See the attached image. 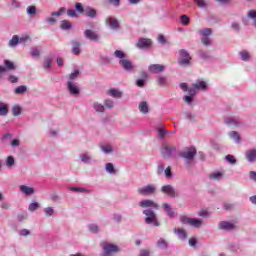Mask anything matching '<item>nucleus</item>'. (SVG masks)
<instances>
[{
    "instance_id": "nucleus-4",
    "label": "nucleus",
    "mask_w": 256,
    "mask_h": 256,
    "mask_svg": "<svg viewBox=\"0 0 256 256\" xmlns=\"http://www.w3.org/2000/svg\"><path fill=\"white\" fill-rule=\"evenodd\" d=\"M199 91H207V82L198 80L196 83L192 84L191 88L188 89L189 95H197Z\"/></svg>"
},
{
    "instance_id": "nucleus-15",
    "label": "nucleus",
    "mask_w": 256,
    "mask_h": 256,
    "mask_svg": "<svg viewBox=\"0 0 256 256\" xmlns=\"http://www.w3.org/2000/svg\"><path fill=\"white\" fill-rule=\"evenodd\" d=\"M27 39H29L28 36L22 37V38L19 39V36L14 35V36L12 37V39L8 42V45H9L10 47H17V45H19V42H20V43H25V41H27Z\"/></svg>"
},
{
    "instance_id": "nucleus-37",
    "label": "nucleus",
    "mask_w": 256,
    "mask_h": 256,
    "mask_svg": "<svg viewBox=\"0 0 256 256\" xmlns=\"http://www.w3.org/2000/svg\"><path fill=\"white\" fill-rule=\"evenodd\" d=\"M80 160L82 161V163L89 164L91 163L92 158L89 154L83 153V154H80Z\"/></svg>"
},
{
    "instance_id": "nucleus-21",
    "label": "nucleus",
    "mask_w": 256,
    "mask_h": 256,
    "mask_svg": "<svg viewBox=\"0 0 256 256\" xmlns=\"http://www.w3.org/2000/svg\"><path fill=\"white\" fill-rule=\"evenodd\" d=\"M84 15L90 17V19H95L97 17V10L91 8V6L85 7Z\"/></svg>"
},
{
    "instance_id": "nucleus-39",
    "label": "nucleus",
    "mask_w": 256,
    "mask_h": 256,
    "mask_svg": "<svg viewBox=\"0 0 256 256\" xmlns=\"http://www.w3.org/2000/svg\"><path fill=\"white\" fill-rule=\"evenodd\" d=\"M105 169L107 173H109L110 175H113L116 173L115 166L113 165V163H106Z\"/></svg>"
},
{
    "instance_id": "nucleus-35",
    "label": "nucleus",
    "mask_w": 256,
    "mask_h": 256,
    "mask_svg": "<svg viewBox=\"0 0 256 256\" xmlns=\"http://www.w3.org/2000/svg\"><path fill=\"white\" fill-rule=\"evenodd\" d=\"M230 139H233L235 143H241V137L239 136V132L237 131H231L229 132Z\"/></svg>"
},
{
    "instance_id": "nucleus-40",
    "label": "nucleus",
    "mask_w": 256,
    "mask_h": 256,
    "mask_svg": "<svg viewBox=\"0 0 256 256\" xmlns=\"http://www.w3.org/2000/svg\"><path fill=\"white\" fill-rule=\"evenodd\" d=\"M15 166V158L13 156H8L6 158V167L11 169V167Z\"/></svg>"
},
{
    "instance_id": "nucleus-24",
    "label": "nucleus",
    "mask_w": 256,
    "mask_h": 256,
    "mask_svg": "<svg viewBox=\"0 0 256 256\" xmlns=\"http://www.w3.org/2000/svg\"><path fill=\"white\" fill-rule=\"evenodd\" d=\"M162 209H164V211L166 212L167 216L170 217V219H173V217H175V211L173 210L170 204L164 203L162 205Z\"/></svg>"
},
{
    "instance_id": "nucleus-55",
    "label": "nucleus",
    "mask_w": 256,
    "mask_h": 256,
    "mask_svg": "<svg viewBox=\"0 0 256 256\" xmlns=\"http://www.w3.org/2000/svg\"><path fill=\"white\" fill-rule=\"evenodd\" d=\"M70 191H74L75 193H86L87 189L81 187H71Z\"/></svg>"
},
{
    "instance_id": "nucleus-64",
    "label": "nucleus",
    "mask_w": 256,
    "mask_h": 256,
    "mask_svg": "<svg viewBox=\"0 0 256 256\" xmlns=\"http://www.w3.org/2000/svg\"><path fill=\"white\" fill-rule=\"evenodd\" d=\"M11 147L15 148V147H19V145H21V141H19V139H13L10 142Z\"/></svg>"
},
{
    "instance_id": "nucleus-9",
    "label": "nucleus",
    "mask_w": 256,
    "mask_h": 256,
    "mask_svg": "<svg viewBox=\"0 0 256 256\" xmlns=\"http://www.w3.org/2000/svg\"><path fill=\"white\" fill-rule=\"evenodd\" d=\"M176 151L177 148L175 146L165 144L161 149L162 157H164V159H171V157H173V153Z\"/></svg>"
},
{
    "instance_id": "nucleus-47",
    "label": "nucleus",
    "mask_w": 256,
    "mask_h": 256,
    "mask_svg": "<svg viewBox=\"0 0 256 256\" xmlns=\"http://www.w3.org/2000/svg\"><path fill=\"white\" fill-rule=\"evenodd\" d=\"M61 29H63L64 31H67V29H71L72 25L71 22L67 21V20H63L61 22Z\"/></svg>"
},
{
    "instance_id": "nucleus-36",
    "label": "nucleus",
    "mask_w": 256,
    "mask_h": 256,
    "mask_svg": "<svg viewBox=\"0 0 256 256\" xmlns=\"http://www.w3.org/2000/svg\"><path fill=\"white\" fill-rule=\"evenodd\" d=\"M239 56L241 61H249V59H251V54H249L247 50H242L241 52H239Z\"/></svg>"
},
{
    "instance_id": "nucleus-30",
    "label": "nucleus",
    "mask_w": 256,
    "mask_h": 256,
    "mask_svg": "<svg viewBox=\"0 0 256 256\" xmlns=\"http://www.w3.org/2000/svg\"><path fill=\"white\" fill-rule=\"evenodd\" d=\"M92 108L96 113H105V106L99 102H94L92 104Z\"/></svg>"
},
{
    "instance_id": "nucleus-27",
    "label": "nucleus",
    "mask_w": 256,
    "mask_h": 256,
    "mask_svg": "<svg viewBox=\"0 0 256 256\" xmlns=\"http://www.w3.org/2000/svg\"><path fill=\"white\" fill-rule=\"evenodd\" d=\"M224 175L225 174L223 172L215 171V172L210 173L209 178L212 181H221V179Z\"/></svg>"
},
{
    "instance_id": "nucleus-49",
    "label": "nucleus",
    "mask_w": 256,
    "mask_h": 256,
    "mask_svg": "<svg viewBox=\"0 0 256 256\" xmlns=\"http://www.w3.org/2000/svg\"><path fill=\"white\" fill-rule=\"evenodd\" d=\"M164 175L166 179H173V172H171V166H168L166 169H164Z\"/></svg>"
},
{
    "instance_id": "nucleus-57",
    "label": "nucleus",
    "mask_w": 256,
    "mask_h": 256,
    "mask_svg": "<svg viewBox=\"0 0 256 256\" xmlns=\"http://www.w3.org/2000/svg\"><path fill=\"white\" fill-rule=\"evenodd\" d=\"M75 9H76V11L79 12V13H85V8L83 7V4H81V3H79V2L76 3Z\"/></svg>"
},
{
    "instance_id": "nucleus-1",
    "label": "nucleus",
    "mask_w": 256,
    "mask_h": 256,
    "mask_svg": "<svg viewBox=\"0 0 256 256\" xmlns=\"http://www.w3.org/2000/svg\"><path fill=\"white\" fill-rule=\"evenodd\" d=\"M114 56L119 60V65L122 67L124 71H133L135 66H133V63L126 58V55L121 50H116L114 52Z\"/></svg>"
},
{
    "instance_id": "nucleus-54",
    "label": "nucleus",
    "mask_w": 256,
    "mask_h": 256,
    "mask_svg": "<svg viewBox=\"0 0 256 256\" xmlns=\"http://www.w3.org/2000/svg\"><path fill=\"white\" fill-rule=\"evenodd\" d=\"M226 161L228 163H231V165H235L237 163V160L235 159V156H233V155H227Z\"/></svg>"
},
{
    "instance_id": "nucleus-61",
    "label": "nucleus",
    "mask_w": 256,
    "mask_h": 256,
    "mask_svg": "<svg viewBox=\"0 0 256 256\" xmlns=\"http://www.w3.org/2000/svg\"><path fill=\"white\" fill-rule=\"evenodd\" d=\"M44 213L48 215V217H51L53 213H55V210H53V207H47L44 209Z\"/></svg>"
},
{
    "instance_id": "nucleus-38",
    "label": "nucleus",
    "mask_w": 256,
    "mask_h": 256,
    "mask_svg": "<svg viewBox=\"0 0 256 256\" xmlns=\"http://www.w3.org/2000/svg\"><path fill=\"white\" fill-rule=\"evenodd\" d=\"M5 69L8 71H15V64L10 60H4Z\"/></svg>"
},
{
    "instance_id": "nucleus-16",
    "label": "nucleus",
    "mask_w": 256,
    "mask_h": 256,
    "mask_svg": "<svg viewBox=\"0 0 256 256\" xmlns=\"http://www.w3.org/2000/svg\"><path fill=\"white\" fill-rule=\"evenodd\" d=\"M148 71L150 73H154L155 75H157V73H163V71H165V65H161V64H151L148 67Z\"/></svg>"
},
{
    "instance_id": "nucleus-6",
    "label": "nucleus",
    "mask_w": 256,
    "mask_h": 256,
    "mask_svg": "<svg viewBox=\"0 0 256 256\" xmlns=\"http://www.w3.org/2000/svg\"><path fill=\"white\" fill-rule=\"evenodd\" d=\"M157 191V187L153 184H148L147 186H143L137 189L138 195H142L143 197H149L150 195H155Z\"/></svg>"
},
{
    "instance_id": "nucleus-17",
    "label": "nucleus",
    "mask_w": 256,
    "mask_h": 256,
    "mask_svg": "<svg viewBox=\"0 0 256 256\" xmlns=\"http://www.w3.org/2000/svg\"><path fill=\"white\" fill-rule=\"evenodd\" d=\"M84 36L86 37V39H89V41H99V34H97V32H94L93 30H85Z\"/></svg>"
},
{
    "instance_id": "nucleus-48",
    "label": "nucleus",
    "mask_w": 256,
    "mask_h": 256,
    "mask_svg": "<svg viewBox=\"0 0 256 256\" xmlns=\"http://www.w3.org/2000/svg\"><path fill=\"white\" fill-rule=\"evenodd\" d=\"M194 3L199 7L200 9H205L207 7V1L205 0H194Z\"/></svg>"
},
{
    "instance_id": "nucleus-32",
    "label": "nucleus",
    "mask_w": 256,
    "mask_h": 256,
    "mask_svg": "<svg viewBox=\"0 0 256 256\" xmlns=\"http://www.w3.org/2000/svg\"><path fill=\"white\" fill-rule=\"evenodd\" d=\"M142 77L143 79H138L136 81L137 87H145V81H147V77H149V75L147 74V72H142Z\"/></svg>"
},
{
    "instance_id": "nucleus-46",
    "label": "nucleus",
    "mask_w": 256,
    "mask_h": 256,
    "mask_svg": "<svg viewBox=\"0 0 256 256\" xmlns=\"http://www.w3.org/2000/svg\"><path fill=\"white\" fill-rule=\"evenodd\" d=\"M66 11H67V9H65V7H61L57 12H52L51 16L52 17H61V15H63Z\"/></svg>"
},
{
    "instance_id": "nucleus-50",
    "label": "nucleus",
    "mask_w": 256,
    "mask_h": 256,
    "mask_svg": "<svg viewBox=\"0 0 256 256\" xmlns=\"http://www.w3.org/2000/svg\"><path fill=\"white\" fill-rule=\"evenodd\" d=\"M157 83H158V85H161L162 87L167 85V77H165V76H158Z\"/></svg>"
},
{
    "instance_id": "nucleus-59",
    "label": "nucleus",
    "mask_w": 256,
    "mask_h": 256,
    "mask_svg": "<svg viewBox=\"0 0 256 256\" xmlns=\"http://www.w3.org/2000/svg\"><path fill=\"white\" fill-rule=\"evenodd\" d=\"M248 19H253L255 21L256 19V10H249L247 13Z\"/></svg>"
},
{
    "instance_id": "nucleus-63",
    "label": "nucleus",
    "mask_w": 256,
    "mask_h": 256,
    "mask_svg": "<svg viewBox=\"0 0 256 256\" xmlns=\"http://www.w3.org/2000/svg\"><path fill=\"white\" fill-rule=\"evenodd\" d=\"M44 69H51V58H46L43 64Z\"/></svg>"
},
{
    "instance_id": "nucleus-44",
    "label": "nucleus",
    "mask_w": 256,
    "mask_h": 256,
    "mask_svg": "<svg viewBox=\"0 0 256 256\" xmlns=\"http://www.w3.org/2000/svg\"><path fill=\"white\" fill-rule=\"evenodd\" d=\"M26 13L30 16L37 15V7L35 6H28L26 8Z\"/></svg>"
},
{
    "instance_id": "nucleus-62",
    "label": "nucleus",
    "mask_w": 256,
    "mask_h": 256,
    "mask_svg": "<svg viewBox=\"0 0 256 256\" xmlns=\"http://www.w3.org/2000/svg\"><path fill=\"white\" fill-rule=\"evenodd\" d=\"M28 209L29 211H37V209H39V203L37 202L31 203Z\"/></svg>"
},
{
    "instance_id": "nucleus-13",
    "label": "nucleus",
    "mask_w": 256,
    "mask_h": 256,
    "mask_svg": "<svg viewBox=\"0 0 256 256\" xmlns=\"http://www.w3.org/2000/svg\"><path fill=\"white\" fill-rule=\"evenodd\" d=\"M67 89L70 95H79V93H81V90H79V86H77V83L71 80H68L67 82Z\"/></svg>"
},
{
    "instance_id": "nucleus-42",
    "label": "nucleus",
    "mask_w": 256,
    "mask_h": 256,
    "mask_svg": "<svg viewBox=\"0 0 256 256\" xmlns=\"http://www.w3.org/2000/svg\"><path fill=\"white\" fill-rule=\"evenodd\" d=\"M21 106L19 105H15L12 107V115H14V117H19V115H21Z\"/></svg>"
},
{
    "instance_id": "nucleus-34",
    "label": "nucleus",
    "mask_w": 256,
    "mask_h": 256,
    "mask_svg": "<svg viewBox=\"0 0 256 256\" xmlns=\"http://www.w3.org/2000/svg\"><path fill=\"white\" fill-rule=\"evenodd\" d=\"M109 95H111V97H115L116 99H121L123 93L115 88H111L109 90Z\"/></svg>"
},
{
    "instance_id": "nucleus-33",
    "label": "nucleus",
    "mask_w": 256,
    "mask_h": 256,
    "mask_svg": "<svg viewBox=\"0 0 256 256\" xmlns=\"http://www.w3.org/2000/svg\"><path fill=\"white\" fill-rule=\"evenodd\" d=\"M100 149L106 155L109 153H113V146H111V144H102V145H100Z\"/></svg>"
},
{
    "instance_id": "nucleus-11",
    "label": "nucleus",
    "mask_w": 256,
    "mask_h": 256,
    "mask_svg": "<svg viewBox=\"0 0 256 256\" xmlns=\"http://www.w3.org/2000/svg\"><path fill=\"white\" fill-rule=\"evenodd\" d=\"M160 191L161 193H163L164 195H168V197H171L172 199H175V197H177V192L175 191V188L170 184L162 186Z\"/></svg>"
},
{
    "instance_id": "nucleus-31",
    "label": "nucleus",
    "mask_w": 256,
    "mask_h": 256,
    "mask_svg": "<svg viewBox=\"0 0 256 256\" xmlns=\"http://www.w3.org/2000/svg\"><path fill=\"white\" fill-rule=\"evenodd\" d=\"M25 93H27V86L25 85L18 86L14 89L15 95H25Z\"/></svg>"
},
{
    "instance_id": "nucleus-29",
    "label": "nucleus",
    "mask_w": 256,
    "mask_h": 256,
    "mask_svg": "<svg viewBox=\"0 0 256 256\" xmlns=\"http://www.w3.org/2000/svg\"><path fill=\"white\" fill-rule=\"evenodd\" d=\"M9 114V107L7 104L0 102V117H7Z\"/></svg>"
},
{
    "instance_id": "nucleus-20",
    "label": "nucleus",
    "mask_w": 256,
    "mask_h": 256,
    "mask_svg": "<svg viewBox=\"0 0 256 256\" xmlns=\"http://www.w3.org/2000/svg\"><path fill=\"white\" fill-rule=\"evenodd\" d=\"M219 229L222 231H233L235 229V224L227 221H222L219 223Z\"/></svg>"
},
{
    "instance_id": "nucleus-51",
    "label": "nucleus",
    "mask_w": 256,
    "mask_h": 256,
    "mask_svg": "<svg viewBox=\"0 0 256 256\" xmlns=\"http://www.w3.org/2000/svg\"><path fill=\"white\" fill-rule=\"evenodd\" d=\"M104 105L107 107V109H113L115 102L111 99H107L104 101Z\"/></svg>"
},
{
    "instance_id": "nucleus-25",
    "label": "nucleus",
    "mask_w": 256,
    "mask_h": 256,
    "mask_svg": "<svg viewBox=\"0 0 256 256\" xmlns=\"http://www.w3.org/2000/svg\"><path fill=\"white\" fill-rule=\"evenodd\" d=\"M19 189L24 195H33L35 193V188L26 185H21Z\"/></svg>"
},
{
    "instance_id": "nucleus-19",
    "label": "nucleus",
    "mask_w": 256,
    "mask_h": 256,
    "mask_svg": "<svg viewBox=\"0 0 256 256\" xmlns=\"http://www.w3.org/2000/svg\"><path fill=\"white\" fill-rule=\"evenodd\" d=\"M248 163H256V149H249L245 153Z\"/></svg>"
},
{
    "instance_id": "nucleus-60",
    "label": "nucleus",
    "mask_w": 256,
    "mask_h": 256,
    "mask_svg": "<svg viewBox=\"0 0 256 256\" xmlns=\"http://www.w3.org/2000/svg\"><path fill=\"white\" fill-rule=\"evenodd\" d=\"M193 97H195V95L189 94V96H184L183 100L185 103H188V105H191V103H193Z\"/></svg>"
},
{
    "instance_id": "nucleus-5",
    "label": "nucleus",
    "mask_w": 256,
    "mask_h": 256,
    "mask_svg": "<svg viewBox=\"0 0 256 256\" xmlns=\"http://www.w3.org/2000/svg\"><path fill=\"white\" fill-rule=\"evenodd\" d=\"M180 221L184 225H191V227H195V229H199L203 225V220L197 218H189L187 216H181Z\"/></svg>"
},
{
    "instance_id": "nucleus-10",
    "label": "nucleus",
    "mask_w": 256,
    "mask_h": 256,
    "mask_svg": "<svg viewBox=\"0 0 256 256\" xmlns=\"http://www.w3.org/2000/svg\"><path fill=\"white\" fill-rule=\"evenodd\" d=\"M102 247L104 251L103 256H110L113 255V253H117L119 251V247L117 245L110 243H103Z\"/></svg>"
},
{
    "instance_id": "nucleus-18",
    "label": "nucleus",
    "mask_w": 256,
    "mask_h": 256,
    "mask_svg": "<svg viewBox=\"0 0 256 256\" xmlns=\"http://www.w3.org/2000/svg\"><path fill=\"white\" fill-rule=\"evenodd\" d=\"M151 44V39L140 38L136 44V47H138V49H147Z\"/></svg>"
},
{
    "instance_id": "nucleus-12",
    "label": "nucleus",
    "mask_w": 256,
    "mask_h": 256,
    "mask_svg": "<svg viewBox=\"0 0 256 256\" xmlns=\"http://www.w3.org/2000/svg\"><path fill=\"white\" fill-rule=\"evenodd\" d=\"M139 206L143 209H147V207H151L152 209H159V204H157L153 200L145 199L139 202Z\"/></svg>"
},
{
    "instance_id": "nucleus-52",
    "label": "nucleus",
    "mask_w": 256,
    "mask_h": 256,
    "mask_svg": "<svg viewBox=\"0 0 256 256\" xmlns=\"http://www.w3.org/2000/svg\"><path fill=\"white\" fill-rule=\"evenodd\" d=\"M164 172H165V165H163V163H158L157 175H163Z\"/></svg>"
},
{
    "instance_id": "nucleus-14",
    "label": "nucleus",
    "mask_w": 256,
    "mask_h": 256,
    "mask_svg": "<svg viewBox=\"0 0 256 256\" xmlns=\"http://www.w3.org/2000/svg\"><path fill=\"white\" fill-rule=\"evenodd\" d=\"M224 122L229 127H240L242 125L241 119L237 117H227L224 119Z\"/></svg>"
},
{
    "instance_id": "nucleus-26",
    "label": "nucleus",
    "mask_w": 256,
    "mask_h": 256,
    "mask_svg": "<svg viewBox=\"0 0 256 256\" xmlns=\"http://www.w3.org/2000/svg\"><path fill=\"white\" fill-rule=\"evenodd\" d=\"M138 109L140 113H143V115H147V113H149V104L145 101H142L139 103Z\"/></svg>"
},
{
    "instance_id": "nucleus-2",
    "label": "nucleus",
    "mask_w": 256,
    "mask_h": 256,
    "mask_svg": "<svg viewBox=\"0 0 256 256\" xmlns=\"http://www.w3.org/2000/svg\"><path fill=\"white\" fill-rule=\"evenodd\" d=\"M197 155V149L195 147H186L180 153L179 157L184 159L186 165H191Z\"/></svg>"
},
{
    "instance_id": "nucleus-23",
    "label": "nucleus",
    "mask_w": 256,
    "mask_h": 256,
    "mask_svg": "<svg viewBox=\"0 0 256 256\" xmlns=\"http://www.w3.org/2000/svg\"><path fill=\"white\" fill-rule=\"evenodd\" d=\"M106 23H107V25H109L110 28H112L114 30L119 29V21H117V19L114 17H108L106 19Z\"/></svg>"
},
{
    "instance_id": "nucleus-3",
    "label": "nucleus",
    "mask_w": 256,
    "mask_h": 256,
    "mask_svg": "<svg viewBox=\"0 0 256 256\" xmlns=\"http://www.w3.org/2000/svg\"><path fill=\"white\" fill-rule=\"evenodd\" d=\"M143 215L146 216L145 223L147 225H154V227H159V221H157V214L152 209L143 210Z\"/></svg>"
},
{
    "instance_id": "nucleus-43",
    "label": "nucleus",
    "mask_w": 256,
    "mask_h": 256,
    "mask_svg": "<svg viewBox=\"0 0 256 256\" xmlns=\"http://www.w3.org/2000/svg\"><path fill=\"white\" fill-rule=\"evenodd\" d=\"M30 55L32 57H39V55H41V50L39 49V47H32L31 51H30Z\"/></svg>"
},
{
    "instance_id": "nucleus-28",
    "label": "nucleus",
    "mask_w": 256,
    "mask_h": 256,
    "mask_svg": "<svg viewBox=\"0 0 256 256\" xmlns=\"http://www.w3.org/2000/svg\"><path fill=\"white\" fill-rule=\"evenodd\" d=\"M174 233H176V235H178L179 239H181L182 241H185V239H187V232L184 229L175 228Z\"/></svg>"
},
{
    "instance_id": "nucleus-41",
    "label": "nucleus",
    "mask_w": 256,
    "mask_h": 256,
    "mask_svg": "<svg viewBox=\"0 0 256 256\" xmlns=\"http://www.w3.org/2000/svg\"><path fill=\"white\" fill-rule=\"evenodd\" d=\"M157 246L160 247V249H167L169 247V244L167 243V241H165V239L160 238L157 241Z\"/></svg>"
},
{
    "instance_id": "nucleus-7",
    "label": "nucleus",
    "mask_w": 256,
    "mask_h": 256,
    "mask_svg": "<svg viewBox=\"0 0 256 256\" xmlns=\"http://www.w3.org/2000/svg\"><path fill=\"white\" fill-rule=\"evenodd\" d=\"M180 58L178 59V64L181 67H187L191 65V55H189V52L187 50L182 49L179 51Z\"/></svg>"
},
{
    "instance_id": "nucleus-56",
    "label": "nucleus",
    "mask_w": 256,
    "mask_h": 256,
    "mask_svg": "<svg viewBox=\"0 0 256 256\" xmlns=\"http://www.w3.org/2000/svg\"><path fill=\"white\" fill-rule=\"evenodd\" d=\"M79 77V70H75L69 75V81H75Z\"/></svg>"
},
{
    "instance_id": "nucleus-45",
    "label": "nucleus",
    "mask_w": 256,
    "mask_h": 256,
    "mask_svg": "<svg viewBox=\"0 0 256 256\" xmlns=\"http://www.w3.org/2000/svg\"><path fill=\"white\" fill-rule=\"evenodd\" d=\"M180 21H181V24L184 25V27H187V25H189L191 19L187 15H182L180 17Z\"/></svg>"
},
{
    "instance_id": "nucleus-8",
    "label": "nucleus",
    "mask_w": 256,
    "mask_h": 256,
    "mask_svg": "<svg viewBox=\"0 0 256 256\" xmlns=\"http://www.w3.org/2000/svg\"><path fill=\"white\" fill-rule=\"evenodd\" d=\"M213 33V30H211V28H203L201 30H199V35L202 36L201 38V42L203 43V45H205V47H209V45H211V35Z\"/></svg>"
},
{
    "instance_id": "nucleus-22",
    "label": "nucleus",
    "mask_w": 256,
    "mask_h": 256,
    "mask_svg": "<svg viewBox=\"0 0 256 256\" xmlns=\"http://www.w3.org/2000/svg\"><path fill=\"white\" fill-rule=\"evenodd\" d=\"M72 53L73 55H81V42L78 40L72 41Z\"/></svg>"
},
{
    "instance_id": "nucleus-58",
    "label": "nucleus",
    "mask_w": 256,
    "mask_h": 256,
    "mask_svg": "<svg viewBox=\"0 0 256 256\" xmlns=\"http://www.w3.org/2000/svg\"><path fill=\"white\" fill-rule=\"evenodd\" d=\"M89 231H91V233H97L99 231V226H97L96 224H90L88 226Z\"/></svg>"
},
{
    "instance_id": "nucleus-53",
    "label": "nucleus",
    "mask_w": 256,
    "mask_h": 256,
    "mask_svg": "<svg viewBox=\"0 0 256 256\" xmlns=\"http://www.w3.org/2000/svg\"><path fill=\"white\" fill-rule=\"evenodd\" d=\"M100 63H102L103 65H109V63H111V58H109L108 56H101Z\"/></svg>"
}]
</instances>
